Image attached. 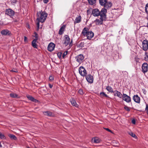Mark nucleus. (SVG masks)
Here are the masks:
<instances>
[{
  "mask_svg": "<svg viewBox=\"0 0 148 148\" xmlns=\"http://www.w3.org/2000/svg\"><path fill=\"white\" fill-rule=\"evenodd\" d=\"M37 15L38 22L36 23V25L38 29L39 28V22L43 23L45 21L47 17V14L45 11H41L38 13Z\"/></svg>",
  "mask_w": 148,
  "mask_h": 148,
  "instance_id": "f257e3e1",
  "label": "nucleus"
},
{
  "mask_svg": "<svg viewBox=\"0 0 148 148\" xmlns=\"http://www.w3.org/2000/svg\"><path fill=\"white\" fill-rule=\"evenodd\" d=\"M106 12L107 10L105 8H102L101 11L97 8H95L92 10V14L94 16H101L103 14H106Z\"/></svg>",
  "mask_w": 148,
  "mask_h": 148,
  "instance_id": "f03ea898",
  "label": "nucleus"
},
{
  "mask_svg": "<svg viewBox=\"0 0 148 148\" xmlns=\"http://www.w3.org/2000/svg\"><path fill=\"white\" fill-rule=\"evenodd\" d=\"M106 17V14H103L101 15L100 18L99 19H97L95 21V22L97 25H101L103 23V20H104Z\"/></svg>",
  "mask_w": 148,
  "mask_h": 148,
  "instance_id": "7ed1b4c3",
  "label": "nucleus"
},
{
  "mask_svg": "<svg viewBox=\"0 0 148 148\" xmlns=\"http://www.w3.org/2000/svg\"><path fill=\"white\" fill-rule=\"evenodd\" d=\"M94 33L92 31L84 32V38L86 37L87 39L90 40L94 36Z\"/></svg>",
  "mask_w": 148,
  "mask_h": 148,
  "instance_id": "20e7f679",
  "label": "nucleus"
},
{
  "mask_svg": "<svg viewBox=\"0 0 148 148\" xmlns=\"http://www.w3.org/2000/svg\"><path fill=\"white\" fill-rule=\"evenodd\" d=\"M5 13V14L11 17H12L14 14V11L10 8L6 9Z\"/></svg>",
  "mask_w": 148,
  "mask_h": 148,
  "instance_id": "39448f33",
  "label": "nucleus"
},
{
  "mask_svg": "<svg viewBox=\"0 0 148 148\" xmlns=\"http://www.w3.org/2000/svg\"><path fill=\"white\" fill-rule=\"evenodd\" d=\"M1 34L4 36H11L12 35L11 31L7 29L3 30L1 32Z\"/></svg>",
  "mask_w": 148,
  "mask_h": 148,
  "instance_id": "423d86ee",
  "label": "nucleus"
},
{
  "mask_svg": "<svg viewBox=\"0 0 148 148\" xmlns=\"http://www.w3.org/2000/svg\"><path fill=\"white\" fill-rule=\"evenodd\" d=\"M142 49L145 51H147L148 49V41L147 40H145L142 42Z\"/></svg>",
  "mask_w": 148,
  "mask_h": 148,
  "instance_id": "0eeeda50",
  "label": "nucleus"
},
{
  "mask_svg": "<svg viewBox=\"0 0 148 148\" xmlns=\"http://www.w3.org/2000/svg\"><path fill=\"white\" fill-rule=\"evenodd\" d=\"M86 79L87 82L90 84H92L93 82V76L90 74H88L86 76Z\"/></svg>",
  "mask_w": 148,
  "mask_h": 148,
  "instance_id": "6e6552de",
  "label": "nucleus"
},
{
  "mask_svg": "<svg viewBox=\"0 0 148 148\" xmlns=\"http://www.w3.org/2000/svg\"><path fill=\"white\" fill-rule=\"evenodd\" d=\"M122 97L123 100L127 103H129L131 101L130 97L126 94H123Z\"/></svg>",
  "mask_w": 148,
  "mask_h": 148,
  "instance_id": "1a4fd4ad",
  "label": "nucleus"
},
{
  "mask_svg": "<svg viewBox=\"0 0 148 148\" xmlns=\"http://www.w3.org/2000/svg\"><path fill=\"white\" fill-rule=\"evenodd\" d=\"M75 58L78 62L79 63H81L83 62V55L82 54H80L76 57Z\"/></svg>",
  "mask_w": 148,
  "mask_h": 148,
  "instance_id": "9d476101",
  "label": "nucleus"
},
{
  "mask_svg": "<svg viewBox=\"0 0 148 148\" xmlns=\"http://www.w3.org/2000/svg\"><path fill=\"white\" fill-rule=\"evenodd\" d=\"M142 71L143 73H145L147 71L148 64L147 63H144L143 64L142 66Z\"/></svg>",
  "mask_w": 148,
  "mask_h": 148,
  "instance_id": "9b49d317",
  "label": "nucleus"
},
{
  "mask_svg": "<svg viewBox=\"0 0 148 148\" xmlns=\"http://www.w3.org/2000/svg\"><path fill=\"white\" fill-rule=\"evenodd\" d=\"M55 45L52 42L50 43L48 45L47 49L49 51H53L55 47Z\"/></svg>",
  "mask_w": 148,
  "mask_h": 148,
  "instance_id": "f8f14e48",
  "label": "nucleus"
},
{
  "mask_svg": "<svg viewBox=\"0 0 148 148\" xmlns=\"http://www.w3.org/2000/svg\"><path fill=\"white\" fill-rule=\"evenodd\" d=\"M64 44L65 45L67 46L69 44L70 41V38L68 36L66 35L65 36Z\"/></svg>",
  "mask_w": 148,
  "mask_h": 148,
  "instance_id": "ddd939ff",
  "label": "nucleus"
},
{
  "mask_svg": "<svg viewBox=\"0 0 148 148\" xmlns=\"http://www.w3.org/2000/svg\"><path fill=\"white\" fill-rule=\"evenodd\" d=\"M133 99L136 103H140V98L138 95H134L133 97Z\"/></svg>",
  "mask_w": 148,
  "mask_h": 148,
  "instance_id": "4468645a",
  "label": "nucleus"
},
{
  "mask_svg": "<svg viewBox=\"0 0 148 148\" xmlns=\"http://www.w3.org/2000/svg\"><path fill=\"white\" fill-rule=\"evenodd\" d=\"M114 92L113 93H114V96L116 95L117 96L121 98H122V96L120 92L117 90H115Z\"/></svg>",
  "mask_w": 148,
  "mask_h": 148,
  "instance_id": "2eb2a0df",
  "label": "nucleus"
},
{
  "mask_svg": "<svg viewBox=\"0 0 148 148\" xmlns=\"http://www.w3.org/2000/svg\"><path fill=\"white\" fill-rule=\"evenodd\" d=\"M66 25H63L60 28L59 32V34L60 35H62L63 34L64 30L65 28Z\"/></svg>",
  "mask_w": 148,
  "mask_h": 148,
  "instance_id": "dca6fc26",
  "label": "nucleus"
},
{
  "mask_svg": "<svg viewBox=\"0 0 148 148\" xmlns=\"http://www.w3.org/2000/svg\"><path fill=\"white\" fill-rule=\"evenodd\" d=\"M36 40H34L32 41V45L35 48H37L38 47V45L36 43Z\"/></svg>",
  "mask_w": 148,
  "mask_h": 148,
  "instance_id": "f3484780",
  "label": "nucleus"
},
{
  "mask_svg": "<svg viewBox=\"0 0 148 148\" xmlns=\"http://www.w3.org/2000/svg\"><path fill=\"white\" fill-rule=\"evenodd\" d=\"M100 142V140L97 137L94 138H92V142L95 143H98Z\"/></svg>",
  "mask_w": 148,
  "mask_h": 148,
  "instance_id": "a211bd4d",
  "label": "nucleus"
},
{
  "mask_svg": "<svg viewBox=\"0 0 148 148\" xmlns=\"http://www.w3.org/2000/svg\"><path fill=\"white\" fill-rule=\"evenodd\" d=\"M43 114L45 115H47L49 116H52V113L51 112L47 111L46 112H43Z\"/></svg>",
  "mask_w": 148,
  "mask_h": 148,
  "instance_id": "6ab92c4d",
  "label": "nucleus"
},
{
  "mask_svg": "<svg viewBox=\"0 0 148 148\" xmlns=\"http://www.w3.org/2000/svg\"><path fill=\"white\" fill-rule=\"evenodd\" d=\"M99 3L101 5L104 6L105 4L106 3V0H99Z\"/></svg>",
  "mask_w": 148,
  "mask_h": 148,
  "instance_id": "aec40b11",
  "label": "nucleus"
},
{
  "mask_svg": "<svg viewBox=\"0 0 148 148\" xmlns=\"http://www.w3.org/2000/svg\"><path fill=\"white\" fill-rule=\"evenodd\" d=\"M27 98L28 99L30 100L33 102H36L37 101L36 99H35L32 96H30L29 95H27Z\"/></svg>",
  "mask_w": 148,
  "mask_h": 148,
  "instance_id": "412c9836",
  "label": "nucleus"
},
{
  "mask_svg": "<svg viewBox=\"0 0 148 148\" xmlns=\"http://www.w3.org/2000/svg\"><path fill=\"white\" fill-rule=\"evenodd\" d=\"M81 18L80 16H79L78 17H76L75 19V23H76L80 22L81 21Z\"/></svg>",
  "mask_w": 148,
  "mask_h": 148,
  "instance_id": "4be33fe9",
  "label": "nucleus"
},
{
  "mask_svg": "<svg viewBox=\"0 0 148 148\" xmlns=\"http://www.w3.org/2000/svg\"><path fill=\"white\" fill-rule=\"evenodd\" d=\"M79 74H80V75L83 76V74H82V72H83V66H81L80 67H79Z\"/></svg>",
  "mask_w": 148,
  "mask_h": 148,
  "instance_id": "5701e85b",
  "label": "nucleus"
},
{
  "mask_svg": "<svg viewBox=\"0 0 148 148\" xmlns=\"http://www.w3.org/2000/svg\"><path fill=\"white\" fill-rule=\"evenodd\" d=\"M8 136L12 140H16L17 139V138L14 135L12 134H9L8 135Z\"/></svg>",
  "mask_w": 148,
  "mask_h": 148,
  "instance_id": "b1692460",
  "label": "nucleus"
},
{
  "mask_svg": "<svg viewBox=\"0 0 148 148\" xmlns=\"http://www.w3.org/2000/svg\"><path fill=\"white\" fill-rule=\"evenodd\" d=\"M89 3L90 5H95L96 3V0H88Z\"/></svg>",
  "mask_w": 148,
  "mask_h": 148,
  "instance_id": "393cba45",
  "label": "nucleus"
},
{
  "mask_svg": "<svg viewBox=\"0 0 148 148\" xmlns=\"http://www.w3.org/2000/svg\"><path fill=\"white\" fill-rule=\"evenodd\" d=\"M106 89L109 92H112V93L114 92L112 88L110 86H107L106 87Z\"/></svg>",
  "mask_w": 148,
  "mask_h": 148,
  "instance_id": "a878e982",
  "label": "nucleus"
},
{
  "mask_svg": "<svg viewBox=\"0 0 148 148\" xmlns=\"http://www.w3.org/2000/svg\"><path fill=\"white\" fill-rule=\"evenodd\" d=\"M10 97L12 98H15L18 97V95L16 93H11L10 94Z\"/></svg>",
  "mask_w": 148,
  "mask_h": 148,
  "instance_id": "bb28decb",
  "label": "nucleus"
},
{
  "mask_svg": "<svg viewBox=\"0 0 148 148\" xmlns=\"http://www.w3.org/2000/svg\"><path fill=\"white\" fill-rule=\"evenodd\" d=\"M112 5V3L111 2H106V3L105 4L104 7L106 8H108L111 7Z\"/></svg>",
  "mask_w": 148,
  "mask_h": 148,
  "instance_id": "cd10ccee",
  "label": "nucleus"
},
{
  "mask_svg": "<svg viewBox=\"0 0 148 148\" xmlns=\"http://www.w3.org/2000/svg\"><path fill=\"white\" fill-rule=\"evenodd\" d=\"M71 103L72 104V105L73 106H75L76 107H78V105L77 104L76 102L74 100L72 99L71 101Z\"/></svg>",
  "mask_w": 148,
  "mask_h": 148,
  "instance_id": "c85d7f7f",
  "label": "nucleus"
},
{
  "mask_svg": "<svg viewBox=\"0 0 148 148\" xmlns=\"http://www.w3.org/2000/svg\"><path fill=\"white\" fill-rule=\"evenodd\" d=\"M128 134L133 137L136 138H137V136L135 134L132 132H128Z\"/></svg>",
  "mask_w": 148,
  "mask_h": 148,
  "instance_id": "c756f323",
  "label": "nucleus"
},
{
  "mask_svg": "<svg viewBox=\"0 0 148 148\" xmlns=\"http://www.w3.org/2000/svg\"><path fill=\"white\" fill-rule=\"evenodd\" d=\"M0 138L1 139H5L6 138V137L4 136V135L2 134L1 133H0Z\"/></svg>",
  "mask_w": 148,
  "mask_h": 148,
  "instance_id": "7c9ffc66",
  "label": "nucleus"
},
{
  "mask_svg": "<svg viewBox=\"0 0 148 148\" xmlns=\"http://www.w3.org/2000/svg\"><path fill=\"white\" fill-rule=\"evenodd\" d=\"M145 10L146 13L148 14V3L146 5Z\"/></svg>",
  "mask_w": 148,
  "mask_h": 148,
  "instance_id": "2f4dec72",
  "label": "nucleus"
},
{
  "mask_svg": "<svg viewBox=\"0 0 148 148\" xmlns=\"http://www.w3.org/2000/svg\"><path fill=\"white\" fill-rule=\"evenodd\" d=\"M100 94L101 95H103V96H104L106 97H108V96L104 92H101L100 93Z\"/></svg>",
  "mask_w": 148,
  "mask_h": 148,
  "instance_id": "473e14b6",
  "label": "nucleus"
},
{
  "mask_svg": "<svg viewBox=\"0 0 148 148\" xmlns=\"http://www.w3.org/2000/svg\"><path fill=\"white\" fill-rule=\"evenodd\" d=\"M78 93L79 94L81 95H83V91L82 89H79L78 91Z\"/></svg>",
  "mask_w": 148,
  "mask_h": 148,
  "instance_id": "72a5a7b5",
  "label": "nucleus"
},
{
  "mask_svg": "<svg viewBox=\"0 0 148 148\" xmlns=\"http://www.w3.org/2000/svg\"><path fill=\"white\" fill-rule=\"evenodd\" d=\"M68 52L67 51L64 52L62 54V57L63 58H64L65 56L67 54Z\"/></svg>",
  "mask_w": 148,
  "mask_h": 148,
  "instance_id": "f704fd0d",
  "label": "nucleus"
},
{
  "mask_svg": "<svg viewBox=\"0 0 148 148\" xmlns=\"http://www.w3.org/2000/svg\"><path fill=\"white\" fill-rule=\"evenodd\" d=\"M24 41L25 43H27L28 42L27 38L25 36L24 37Z\"/></svg>",
  "mask_w": 148,
  "mask_h": 148,
  "instance_id": "c9c22d12",
  "label": "nucleus"
},
{
  "mask_svg": "<svg viewBox=\"0 0 148 148\" xmlns=\"http://www.w3.org/2000/svg\"><path fill=\"white\" fill-rule=\"evenodd\" d=\"M49 80L51 81H52L54 80V77L52 76H50L49 77Z\"/></svg>",
  "mask_w": 148,
  "mask_h": 148,
  "instance_id": "e433bc0d",
  "label": "nucleus"
},
{
  "mask_svg": "<svg viewBox=\"0 0 148 148\" xmlns=\"http://www.w3.org/2000/svg\"><path fill=\"white\" fill-rule=\"evenodd\" d=\"M124 108L127 111H130V109L127 106H125Z\"/></svg>",
  "mask_w": 148,
  "mask_h": 148,
  "instance_id": "4c0bfd02",
  "label": "nucleus"
},
{
  "mask_svg": "<svg viewBox=\"0 0 148 148\" xmlns=\"http://www.w3.org/2000/svg\"><path fill=\"white\" fill-rule=\"evenodd\" d=\"M89 28V27H85L84 28V32H88Z\"/></svg>",
  "mask_w": 148,
  "mask_h": 148,
  "instance_id": "58836bf2",
  "label": "nucleus"
},
{
  "mask_svg": "<svg viewBox=\"0 0 148 148\" xmlns=\"http://www.w3.org/2000/svg\"><path fill=\"white\" fill-rule=\"evenodd\" d=\"M104 129H105V130H106L107 131H108L109 132L111 133H112V131L111 130H110L109 129H108V128H104Z\"/></svg>",
  "mask_w": 148,
  "mask_h": 148,
  "instance_id": "ea45409f",
  "label": "nucleus"
},
{
  "mask_svg": "<svg viewBox=\"0 0 148 148\" xmlns=\"http://www.w3.org/2000/svg\"><path fill=\"white\" fill-rule=\"evenodd\" d=\"M62 53H58V56L59 58H61Z\"/></svg>",
  "mask_w": 148,
  "mask_h": 148,
  "instance_id": "a19ab883",
  "label": "nucleus"
},
{
  "mask_svg": "<svg viewBox=\"0 0 148 148\" xmlns=\"http://www.w3.org/2000/svg\"><path fill=\"white\" fill-rule=\"evenodd\" d=\"M35 37L36 38V39H34V40H36L37 41V40L38 39V35H37V33H35Z\"/></svg>",
  "mask_w": 148,
  "mask_h": 148,
  "instance_id": "79ce46f5",
  "label": "nucleus"
},
{
  "mask_svg": "<svg viewBox=\"0 0 148 148\" xmlns=\"http://www.w3.org/2000/svg\"><path fill=\"white\" fill-rule=\"evenodd\" d=\"M79 47H83V43L82 42L80 43L79 45Z\"/></svg>",
  "mask_w": 148,
  "mask_h": 148,
  "instance_id": "37998d69",
  "label": "nucleus"
},
{
  "mask_svg": "<svg viewBox=\"0 0 148 148\" xmlns=\"http://www.w3.org/2000/svg\"><path fill=\"white\" fill-rule=\"evenodd\" d=\"M86 71L85 69L84 68V76L85 75H86Z\"/></svg>",
  "mask_w": 148,
  "mask_h": 148,
  "instance_id": "c03bdc74",
  "label": "nucleus"
},
{
  "mask_svg": "<svg viewBox=\"0 0 148 148\" xmlns=\"http://www.w3.org/2000/svg\"><path fill=\"white\" fill-rule=\"evenodd\" d=\"M145 59L146 61H148V56L146 55V57H145Z\"/></svg>",
  "mask_w": 148,
  "mask_h": 148,
  "instance_id": "a18cd8bd",
  "label": "nucleus"
},
{
  "mask_svg": "<svg viewBox=\"0 0 148 148\" xmlns=\"http://www.w3.org/2000/svg\"><path fill=\"white\" fill-rule=\"evenodd\" d=\"M132 123L133 124H135L136 123L135 120L134 119H133L132 121Z\"/></svg>",
  "mask_w": 148,
  "mask_h": 148,
  "instance_id": "49530a36",
  "label": "nucleus"
},
{
  "mask_svg": "<svg viewBox=\"0 0 148 148\" xmlns=\"http://www.w3.org/2000/svg\"><path fill=\"white\" fill-rule=\"evenodd\" d=\"M43 2L45 3H47L49 1V0H43Z\"/></svg>",
  "mask_w": 148,
  "mask_h": 148,
  "instance_id": "de8ad7c7",
  "label": "nucleus"
},
{
  "mask_svg": "<svg viewBox=\"0 0 148 148\" xmlns=\"http://www.w3.org/2000/svg\"><path fill=\"white\" fill-rule=\"evenodd\" d=\"M87 14H89L90 13V10H88L87 11Z\"/></svg>",
  "mask_w": 148,
  "mask_h": 148,
  "instance_id": "09e8293b",
  "label": "nucleus"
},
{
  "mask_svg": "<svg viewBox=\"0 0 148 148\" xmlns=\"http://www.w3.org/2000/svg\"><path fill=\"white\" fill-rule=\"evenodd\" d=\"M148 110V104H146V107L145 109V110Z\"/></svg>",
  "mask_w": 148,
  "mask_h": 148,
  "instance_id": "8fccbe9b",
  "label": "nucleus"
},
{
  "mask_svg": "<svg viewBox=\"0 0 148 148\" xmlns=\"http://www.w3.org/2000/svg\"><path fill=\"white\" fill-rule=\"evenodd\" d=\"M49 86L50 88H51L53 87V85L50 84H49Z\"/></svg>",
  "mask_w": 148,
  "mask_h": 148,
  "instance_id": "3c124183",
  "label": "nucleus"
},
{
  "mask_svg": "<svg viewBox=\"0 0 148 148\" xmlns=\"http://www.w3.org/2000/svg\"><path fill=\"white\" fill-rule=\"evenodd\" d=\"M2 145L1 144V143L0 142V148H1V147H2Z\"/></svg>",
  "mask_w": 148,
  "mask_h": 148,
  "instance_id": "603ef678",
  "label": "nucleus"
},
{
  "mask_svg": "<svg viewBox=\"0 0 148 148\" xmlns=\"http://www.w3.org/2000/svg\"><path fill=\"white\" fill-rule=\"evenodd\" d=\"M81 34H83V29L82 30Z\"/></svg>",
  "mask_w": 148,
  "mask_h": 148,
  "instance_id": "864d4df0",
  "label": "nucleus"
},
{
  "mask_svg": "<svg viewBox=\"0 0 148 148\" xmlns=\"http://www.w3.org/2000/svg\"><path fill=\"white\" fill-rule=\"evenodd\" d=\"M11 71H13V72H16V71H14V70H11Z\"/></svg>",
  "mask_w": 148,
  "mask_h": 148,
  "instance_id": "5fc2aeb1",
  "label": "nucleus"
},
{
  "mask_svg": "<svg viewBox=\"0 0 148 148\" xmlns=\"http://www.w3.org/2000/svg\"><path fill=\"white\" fill-rule=\"evenodd\" d=\"M146 111H147V114L148 115V110H147Z\"/></svg>",
  "mask_w": 148,
  "mask_h": 148,
  "instance_id": "6e6d98bb",
  "label": "nucleus"
},
{
  "mask_svg": "<svg viewBox=\"0 0 148 148\" xmlns=\"http://www.w3.org/2000/svg\"><path fill=\"white\" fill-rule=\"evenodd\" d=\"M146 27L148 28V22L147 23V25L146 26Z\"/></svg>",
  "mask_w": 148,
  "mask_h": 148,
  "instance_id": "4d7b16f0",
  "label": "nucleus"
},
{
  "mask_svg": "<svg viewBox=\"0 0 148 148\" xmlns=\"http://www.w3.org/2000/svg\"><path fill=\"white\" fill-rule=\"evenodd\" d=\"M147 18L148 20V15L147 16Z\"/></svg>",
  "mask_w": 148,
  "mask_h": 148,
  "instance_id": "13d9d810",
  "label": "nucleus"
},
{
  "mask_svg": "<svg viewBox=\"0 0 148 148\" xmlns=\"http://www.w3.org/2000/svg\"><path fill=\"white\" fill-rule=\"evenodd\" d=\"M86 39V38L85 39H84V40H85Z\"/></svg>",
  "mask_w": 148,
  "mask_h": 148,
  "instance_id": "bf43d9fd",
  "label": "nucleus"
}]
</instances>
